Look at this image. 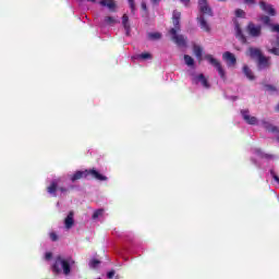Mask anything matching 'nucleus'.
<instances>
[{
  "label": "nucleus",
  "mask_w": 279,
  "mask_h": 279,
  "mask_svg": "<svg viewBox=\"0 0 279 279\" xmlns=\"http://www.w3.org/2000/svg\"><path fill=\"white\" fill-rule=\"evenodd\" d=\"M128 1H129V5L132 14H134V12H136V3L134 2V0H128Z\"/></svg>",
  "instance_id": "obj_28"
},
{
  "label": "nucleus",
  "mask_w": 279,
  "mask_h": 279,
  "mask_svg": "<svg viewBox=\"0 0 279 279\" xmlns=\"http://www.w3.org/2000/svg\"><path fill=\"white\" fill-rule=\"evenodd\" d=\"M142 9L147 10V4L145 2H142Z\"/></svg>",
  "instance_id": "obj_40"
},
{
  "label": "nucleus",
  "mask_w": 279,
  "mask_h": 279,
  "mask_svg": "<svg viewBox=\"0 0 279 279\" xmlns=\"http://www.w3.org/2000/svg\"><path fill=\"white\" fill-rule=\"evenodd\" d=\"M265 89L267 90V93H270V95H275V93H278V87L274 85H266Z\"/></svg>",
  "instance_id": "obj_26"
},
{
  "label": "nucleus",
  "mask_w": 279,
  "mask_h": 279,
  "mask_svg": "<svg viewBox=\"0 0 279 279\" xmlns=\"http://www.w3.org/2000/svg\"><path fill=\"white\" fill-rule=\"evenodd\" d=\"M99 265H101V262H99V259H92L89 262L90 269H97V267H99Z\"/></svg>",
  "instance_id": "obj_27"
},
{
  "label": "nucleus",
  "mask_w": 279,
  "mask_h": 279,
  "mask_svg": "<svg viewBox=\"0 0 279 279\" xmlns=\"http://www.w3.org/2000/svg\"><path fill=\"white\" fill-rule=\"evenodd\" d=\"M270 59L262 56L257 59V69L258 71H265V69H269L271 66Z\"/></svg>",
  "instance_id": "obj_9"
},
{
  "label": "nucleus",
  "mask_w": 279,
  "mask_h": 279,
  "mask_svg": "<svg viewBox=\"0 0 279 279\" xmlns=\"http://www.w3.org/2000/svg\"><path fill=\"white\" fill-rule=\"evenodd\" d=\"M107 278L112 279L114 278V270H111L107 274Z\"/></svg>",
  "instance_id": "obj_37"
},
{
  "label": "nucleus",
  "mask_w": 279,
  "mask_h": 279,
  "mask_svg": "<svg viewBox=\"0 0 279 279\" xmlns=\"http://www.w3.org/2000/svg\"><path fill=\"white\" fill-rule=\"evenodd\" d=\"M262 125L267 132H271L272 134H276L277 141L279 142V129L278 126H275L274 124L269 123L268 121L263 120Z\"/></svg>",
  "instance_id": "obj_12"
},
{
  "label": "nucleus",
  "mask_w": 279,
  "mask_h": 279,
  "mask_svg": "<svg viewBox=\"0 0 279 279\" xmlns=\"http://www.w3.org/2000/svg\"><path fill=\"white\" fill-rule=\"evenodd\" d=\"M90 175L94 180H98L99 182H106L108 177L99 173L97 169L93 168L84 171H76L74 174L70 177L71 182H77V180H82V178H88Z\"/></svg>",
  "instance_id": "obj_4"
},
{
  "label": "nucleus",
  "mask_w": 279,
  "mask_h": 279,
  "mask_svg": "<svg viewBox=\"0 0 279 279\" xmlns=\"http://www.w3.org/2000/svg\"><path fill=\"white\" fill-rule=\"evenodd\" d=\"M253 162H254V165H256V161H255V160H254Z\"/></svg>",
  "instance_id": "obj_43"
},
{
  "label": "nucleus",
  "mask_w": 279,
  "mask_h": 279,
  "mask_svg": "<svg viewBox=\"0 0 279 279\" xmlns=\"http://www.w3.org/2000/svg\"><path fill=\"white\" fill-rule=\"evenodd\" d=\"M259 8L263 10V12H266V14H269L270 16H276V9H274V5L260 0Z\"/></svg>",
  "instance_id": "obj_11"
},
{
  "label": "nucleus",
  "mask_w": 279,
  "mask_h": 279,
  "mask_svg": "<svg viewBox=\"0 0 279 279\" xmlns=\"http://www.w3.org/2000/svg\"><path fill=\"white\" fill-rule=\"evenodd\" d=\"M119 20L114 16H105L102 20L101 26L102 27H114V25H118Z\"/></svg>",
  "instance_id": "obj_15"
},
{
  "label": "nucleus",
  "mask_w": 279,
  "mask_h": 279,
  "mask_svg": "<svg viewBox=\"0 0 279 279\" xmlns=\"http://www.w3.org/2000/svg\"><path fill=\"white\" fill-rule=\"evenodd\" d=\"M243 73H244L245 77H247V80H250V82H254V80H256V76L254 75V72H252L250 66L244 65Z\"/></svg>",
  "instance_id": "obj_20"
},
{
  "label": "nucleus",
  "mask_w": 279,
  "mask_h": 279,
  "mask_svg": "<svg viewBox=\"0 0 279 279\" xmlns=\"http://www.w3.org/2000/svg\"><path fill=\"white\" fill-rule=\"evenodd\" d=\"M190 77L192 84L195 86H202V88H205L206 90L210 88V82H208V77H206L204 74L191 72Z\"/></svg>",
  "instance_id": "obj_5"
},
{
  "label": "nucleus",
  "mask_w": 279,
  "mask_h": 279,
  "mask_svg": "<svg viewBox=\"0 0 279 279\" xmlns=\"http://www.w3.org/2000/svg\"><path fill=\"white\" fill-rule=\"evenodd\" d=\"M254 154H256V156H258L259 158H265L266 160H274V158H276V156L274 155L263 153V150H260L259 148H255Z\"/></svg>",
  "instance_id": "obj_19"
},
{
  "label": "nucleus",
  "mask_w": 279,
  "mask_h": 279,
  "mask_svg": "<svg viewBox=\"0 0 279 279\" xmlns=\"http://www.w3.org/2000/svg\"><path fill=\"white\" fill-rule=\"evenodd\" d=\"M45 258H46V260H51V258H53V254L48 252L45 254Z\"/></svg>",
  "instance_id": "obj_34"
},
{
  "label": "nucleus",
  "mask_w": 279,
  "mask_h": 279,
  "mask_svg": "<svg viewBox=\"0 0 279 279\" xmlns=\"http://www.w3.org/2000/svg\"><path fill=\"white\" fill-rule=\"evenodd\" d=\"M206 60H207V62H209V64L215 66V69L218 71L220 77L222 80H226V70H223V66H221V63L210 54L206 56Z\"/></svg>",
  "instance_id": "obj_6"
},
{
  "label": "nucleus",
  "mask_w": 279,
  "mask_h": 279,
  "mask_svg": "<svg viewBox=\"0 0 279 279\" xmlns=\"http://www.w3.org/2000/svg\"><path fill=\"white\" fill-rule=\"evenodd\" d=\"M271 32H277L279 34V24L272 25Z\"/></svg>",
  "instance_id": "obj_36"
},
{
  "label": "nucleus",
  "mask_w": 279,
  "mask_h": 279,
  "mask_svg": "<svg viewBox=\"0 0 279 279\" xmlns=\"http://www.w3.org/2000/svg\"><path fill=\"white\" fill-rule=\"evenodd\" d=\"M248 56H251V58H253L254 60H258L259 58H262L263 52H260V49L258 48H248Z\"/></svg>",
  "instance_id": "obj_18"
},
{
  "label": "nucleus",
  "mask_w": 279,
  "mask_h": 279,
  "mask_svg": "<svg viewBox=\"0 0 279 279\" xmlns=\"http://www.w3.org/2000/svg\"><path fill=\"white\" fill-rule=\"evenodd\" d=\"M162 35L160 33H148L149 40H160Z\"/></svg>",
  "instance_id": "obj_24"
},
{
  "label": "nucleus",
  "mask_w": 279,
  "mask_h": 279,
  "mask_svg": "<svg viewBox=\"0 0 279 279\" xmlns=\"http://www.w3.org/2000/svg\"><path fill=\"white\" fill-rule=\"evenodd\" d=\"M122 27L124 28L126 36H130V33L132 32V26L130 24V17L128 16V14H124L122 16Z\"/></svg>",
  "instance_id": "obj_17"
},
{
  "label": "nucleus",
  "mask_w": 279,
  "mask_h": 279,
  "mask_svg": "<svg viewBox=\"0 0 279 279\" xmlns=\"http://www.w3.org/2000/svg\"><path fill=\"white\" fill-rule=\"evenodd\" d=\"M193 51H194V56H195L198 60H202V53H203V51H204V50L202 49V47L195 45V46L193 47Z\"/></svg>",
  "instance_id": "obj_22"
},
{
  "label": "nucleus",
  "mask_w": 279,
  "mask_h": 279,
  "mask_svg": "<svg viewBox=\"0 0 279 279\" xmlns=\"http://www.w3.org/2000/svg\"><path fill=\"white\" fill-rule=\"evenodd\" d=\"M260 31H262L260 25H256L254 23H250L247 25V32L250 36H252L253 38H258V36H260Z\"/></svg>",
  "instance_id": "obj_10"
},
{
  "label": "nucleus",
  "mask_w": 279,
  "mask_h": 279,
  "mask_svg": "<svg viewBox=\"0 0 279 279\" xmlns=\"http://www.w3.org/2000/svg\"><path fill=\"white\" fill-rule=\"evenodd\" d=\"M270 53H274V56H279V49L278 48H272L269 50Z\"/></svg>",
  "instance_id": "obj_33"
},
{
  "label": "nucleus",
  "mask_w": 279,
  "mask_h": 279,
  "mask_svg": "<svg viewBox=\"0 0 279 279\" xmlns=\"http://www.w3.org/2000/svg\"><path fill=\"white\" fill-rule=\"evenodd\" d=\"M235 29H236L238 38H241V40H245V37L243 36V33L241 32V27H239V25H236Z\"/></svg>",
  "instance_id": "obj_30"
},
{
  "label": "nucleus",
  "mask_w": 279,
  "mask_h": 279,
  "mask_svg": "<svg viewBox=\"0 0 279 279\" xmlns=\"http://www.w3.org/2000/svg\"><path fill=\"white\" fill-rule=\"evenodd\" d=\"M90 1L92 3H99L102 8H108L110 12H114L117 10V3L114 0H87Z\"/></svg>",
  "instance_id": "obj_7"
},
{
  "label": "nucleus",
  "mask_w": 279,
  "mask_h": 279,
  "mask_svg": "<svg viewBox=\"0 0 279 279\" xmlns=\"http://www.w3.org/2000/svg\"><path fill=\"white\" fill-rule=\"evenodd\" d=\"M133 60H151V53L144 52L133 57Z\"/></svg>",
  "instance_id": "obj_21"
},
{
  "label": "nucleus",
  "mask_w": 279,
  "mask_h": 279,
  "mask_svg": "<svg viewBox=\"0 0 279 279\" xmlns=\"http://www.w3.org/2000/svg\"><path fill=\"white\" fill-rule=\"evenodd\" d=\"M99 217H104V209L102 208L95 210L93 216H92V219H94V221H95V220L99 219Z\"/></svg>",
  "instance_id": "obj_25"
},
{
  "label": "nucleus",
  "mask_w": 279,
  "mask_h": 279,
  "mask_svg": "<svg viewBox=\"0 0 279 279\" xmlns=\"http://www.w3.org/2000/svg\"><path fill=\"white\" fill-rule=\"evenodd\" d=\"M60 184V179H54L50 182V185L47 187V193L52 197H58L56 193L58 191V185Z\"/></svg>",
  "instance_id": "obj_13"
},
{
  "label": "nucleus",
  "mask_w": 279,
  "mask_h": 279,
  "mask_svg": "<svg viewBox=\"0 0 279 279\" xmlns=\"http://www.w3.org/2000/svg\"><path fill=\"white\" fill-rule=\"evenodd\" d=\"M181 3H184L185 5H189V3H191V0H180Z\"/></svg>",
  "instance_id": "obj_39"
},
{
  "label": "nucleus",
  "mask_w": 279,
  "mask_h": 279,
  "mask_svg": "<svg viewBox=\"0 0 279 279\" xmlns=\"http://www.w3.org/2000/svg\"><path fill=\"white\" fill-rule=\"evenodd\" d=\"M198 10L201 13L196 17V21L203 32L210 34V24L204 16V14H207V16H213V9L210 5H208V0H198Z\"/></svg>",
  "instance_id": "obj_3"
},
{
  "label": "nucleus",
  "mask_w": 279,
  "mask_h": 279,
  "mask_svg": "<svg viewBox=\"0 0 279 279\" xmlns=\"http://www.w3.org/2000/svg\"><path fill=\"white\" fill-rule=\"evenodd\" d=\"M60 193H69V189L66 187H59Z\"/></svg>",
  "instance_id": "obj_38"
},
{
  "label": "nucleus",
  "mask_w": 279,
  "mask_h": 279,
  "mask_svg": "<svg viewBox=\"0 0 279 279\" xmlns=\"http://www.w3.org/2000/svg\"><path fill=\"white\" fill-rule=\"evenodd\" d=\"M75 214L73 211H70L68 216L64 219V227L66 230H71L73 226H75V219L73 218Z\"/></svg>",
  "instance_id": "obj_16"
},
{
  "label": "nucleus",
  "mask_w": 279,
  "mask_h": 279,
  "mask_svg": "<svg viewBox=\"0 0 279 279\" xmlns=\"http://www.w3.org/2000/svg\"><path fill=\"white\" fill-rule=\"evenodd\" d=\"M180 19H182V13L178 10H174L172 13V23L173 28L170 29L169 34L171 35V40L178 45V47H186V37L184 35L178 34L180 32Z\"/></svg>",
  "instance_id": "obj_2"
},
{
  "label": "nucleus",
  "mask_w": 279,
  "mask_h": 279,
  "mask_svg": "<svg viewBox=\"0 0 279 279\" xmlns=\"http://www.w3.org/2000/svg\"><path fill=\"white\" fill-rule=\"evenodd\" d=\"M184 62L186 64V66H194L195 64V59H193V57L185 54L184 56Z\"/></svg>",
  "instance_id": "obj_23"
},
{
  "label": "nucleus",
  "mask_w": 279,
  "mask_h": 279,
  "mask_svg": "<svg viewBox=\"0 0 279 279\" xmlns=\"http://www.w3.org/2000/svg\"><path fill=\"white\" fill-rule=\"evenodd\" d=\"M75 267V259L73 257L57 256L51 265V271L54 276H71Z\"/></svg>",
  "instance_id": "obj_1"
},
{
  "label": "nucleus",
  "mask_w": 279,
  "mask_h": 279,
  "mask_svg": "<svg viewBox=\"0 0 279 279\" xmlns=\"http://www.w3.org/2000/svg\"><path fill=\"white\" fill-rule=\"evenodd\" d=\"M262 21H263V23H265V24L267 25V24H269V22L271 21V19H269V16H267V15H264V16L262 17Z\"/></svg>",
  "instance_id": "obj_32"
},
{
  "label": "nucleus",
  "mask_w": 279,
  "mask_h": 279,
  "mask_svg": "<svg viewBox=\"0 0 279 279\" xmlns=\"http://www.w3.org/2000/svg\"><path fill=\"white\" fill-rule=\"evenodd\" d=\"M222 60L227 62L228 66H234L236 64V57L230 51H226L222 54Z\"/></svg>",
  "instance_id": "obj_14"
},
{
  "label": "nucleus",
  "mask_w": 279,
  "mask_h": 279,
  "mask_svg": "<svg viewBox=\"0 0 279 279\" xmlns=\"http://www.w3.org/2000/svg\"><path fill=\"white\" fill-rule=\"evenodd\" d=\"M218 1H221L222 3H226V1H228V0H218Z\"/></svg>",
  "instance_id": "obj_42"
},
{
  "label": "nucleus",
  "mask_w": 279,
  "mask_h": 279,
  "mask_svg": "<svg viewBox=\"0 0 279 279\" xmlns=\"http://www.w3.org/2000/svg\"><path fill=\"white\" fill-rule=\"evenodd\" d=\"M241 116L248 125H258V118L250 114V110H241Z\"/></svg>",
  "instance_id": "obj_8"
},
{
  "label": "nucleus",
  "mask_w": 279,
  "mask_h": 279,
  "mask_svg": "<svg viewBox=\"0 0 279 279\" xmlns=\"http://www.w3.org/2000/svg\"><path fill=\"white\" fill-rule=\"evenodd\" d=\"M153 1V3H156V2H158V1H160V0H151Z\"/></svg>",
  "instance_id": "obj_41"
},
{
  "label": "nucleus",
  "mask_w": 279,
  "mask_h": 279,
  "mask_svg": "<svg viewBox=\"0 0 279 279\" xmlns=\"http://www.w3.org/2000/svg\"><path fill=\"white\" fill-rule=\"evenodd\" d=\"M244 3H246V5H254V3H256V0H244Z\"/></svg>",
  "instance_id": "obj_35"
},
{
  "label": "nucleus",
  "mask_w": 279,
  "mask_h": 279,
  "mask_svg": "<svg viewBox=\"0 0 279 279\" xmlns=\"http://www.w3.org/2000/svg\"><path fill=\"white\" fill-rule=\"evenodd\" d=\"M49 236H50L51 241H58V234L56 232H50Z\"/></svg>",
  "instance_id": "obj_31"
},
{
  "label": "nucleus",
  "mask_w": 279,
  "mask_h": 279,
  "mask_svg": "<svg viewBox=\"0 0 279 279\" xmlns=\"http://www.w3.org/2000/svg\"><path fill=\"white\" fill-rule=\"evenodd\" d=\"M235 16H238V19H243L245 16V11H243L241 9H236Z\"/></svg>",
  "instance_id": "obj_29"
}]
</instances>
